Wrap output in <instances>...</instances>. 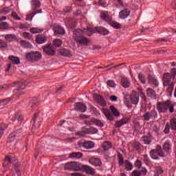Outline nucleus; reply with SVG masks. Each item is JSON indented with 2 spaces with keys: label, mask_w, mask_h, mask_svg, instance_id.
<instances>
[{
  "label": "nucleus",
  "mask_w": 176,
  "mask_h": 176,
  "mask_svg": "<svg viewBox=\"0 0 176 176\" xmlns=\"http://www.w3.org/2000/svg\"><path fill=\"white\" fill-rule=\"evenodd\" d=\"M16 86V88L14 89V93L16 95L15 96V100H19L21 97L22 94H24V92L21 91V90H24L27 85L25 83H23L21 82H14L13 85L12 84H4L3 85H0V90H6V89H9V87H14Z\"/></svg>",
  "instance_id": "1"
},
{
  "label": "nucleus",
  "mask_w": 176,
  "mask_h": 176,
  "mask_svg": "<svg viewBox=\"0 0 176 176\" xmlns=\"http://www.w3.org/2000/svg\"><path fill=\"white\" fill-rule=\"evenodd\" d=\"M168 109L170 113H174V104L170 100L165 102H158L157 104V109L159 113H166Z\"/></svg>",
  "instance_id": "2"
},
{
  "label": "nucleus",
  "mask_w": 176,
  "mask_h": 176,
  "mask_svg": "<svg viewBox=\"0 0 176 176\" xmlns=\"http://www.w3.org/2000/svg\"><path fill=\"white\" fill-rule=\"evenodd\" d=\"M172 78L171 74L168 72L164 73L162 77L163 85L166 87L168 96H173L174 91V82H171Z\"/></svg>",
  "instance_id": "3"
},
{
  "label": "nucleus",
  "mask_w": 176,
  "mask_h": 176,
  "mask_svg": "<svg viewBox=\"0 0 176 176\" xmlns=\"http://www.w3.org/2000/svg\"><path fill=\"white\" fill-rule=\"evenodd\" d=\"M149 155L153 160H160V157H166L163 148L159 144L156 146V148L150 151ZM159 156L160 157H159Z\"/></svg>",
  "instance_id": "4"
},
{
  "label": "nucleus",
  "mask_w": 176,
  "mask_h": 176,
  "mask_svg": "<svg viewBox=\"0 0 176 176\" xmlns=\"http://www.w3.org/2000/svg\"><path fill=\"white\" fill-rule=\"evenodd\" d=\"M118 160L119 166H120V167L125 166V170L126 171H131V170L134 168L133 164H131L129 160H124V157H123V155L122 153H118Z\"/></svg>",
  "instance_id": "5"
},
{
  "label": "nucleus",
  "mask_w": 176,
  "mask_h": 176,
  "mask_svg": "<svg viewBox=\"0 0 176 176\" xmlns=\"http://www.w3.org/2000/svg\"><path fill=\"white\" fill-rule=\"evenodd\" d=\"M42 58V54L38 51H32L26 54V60L29 63H36Z\"/></svg>",
  "instance_id": "6"
},
{
  "label": "nucleus",
  "mask_w": 176,
  "mask_h": 176,
  "mask_svg": "<svg viewBox=\"0 0 176 176\" xmlns=\"http://www.w3.org/2000/svg\"><path fill=\"white\" fill-rule=\"evenodd\" d=\"M74 34L76 36H74V41L76 42V43H79V45H85V46H87L89 43H90V41L89 38H86L85 36V34H80L78 32H76V30L74 32Z\"/></svg>",
  "instance_id": "7"
},
{
  "label": "nucleus",
  "mask_w": 176,
  "mask_h": 176,
  "mask_svg": "<svg viewBox=\"0 0 176 176\" xmlns=\"http://www.w3.org/2000/svg\"><path fill=\"white\" fill-rule=\"evenodd\" d=\"M65 170L68 171H80L82 166L78 162H71L65 165Z\"/></svg>",
  "instance_id": "8"
},
{
  "label": "nucleus",
  "mask_w": 176,
  "mask_h": 176,
  "mask_svg": "<svg viewBox=\"0 0 176 176\" xmlns=\"http://www.w3.org/2000/svg\"><path fill=\"white\" fill-rule=\"evenodd\" d=\"M170 129L172 131H176V118H173L170 119V122H167L164 129V134H168L170 133Z\"/></svg>",
  "instance_id": "9"
},
{
  "label": "nucleus",
  "mask_w": 176,
  "mask_h": 176,
  "mask_svg": "<svg viewBox=\"0 0 176 176\" xmlns=\"http://www.w3.org/2000/svg\"><path fill=\"white\" fill-rule=\"evenodd\" d=\"M43 51L47 56H54L56 54V47L52 44H46L43 46Z\"/></svg>",
  "instance_id": "10"
},
{
  "label": "nucleus",
  "mask_w": 176,
  "mask_h": 176,
  "mask_svg": "<svg viewBox=\"0 0 176 176\" xmlns=\"http://www.w3.org/2000/svg\"><path fill=\"white\" fill-rule=\"evenodd\" d=\"M76 32L78 34H85V35H87V36H91V35L94 34V29L90 26H88L87 29H77Z\"/></svg>",
  "instance_id": "11"
},
{
  "label": "nucleus",
  "mask_w": 176,
  "mask_h": 176,
  "mask_svg": "<svg viewBox=\"0 0 176 176\" xmlns=\"http://www.w3.org/2000/svg\"><path fill=\"white\" fill-rule=\"evenodd\" d=\"M81 170L89 175H94V174H96V170L89 165H82Z\"/></svg>",
  "instance_id": "12"
},
{
  "label": "nucleus",
  "mask_w": 176,
  "mask_h": 176,
  "mask_svg": "<svg viewBox=\"0 0 176 176\" xmlns=\"http://www.w3.org/2000/svg\"><path fill=\"white\" fill-rule=\"evenodd\" d=\"M130 10H129L127 7L124 8V9L119 12V19L124 20L130 16Z\"/></svg>",
  "instance_id": "13"
},
{
  "label": "nucleus",
  "mask_w": 176,
  "mask_h": 176,
  "mask_svg": "<svg viewBox=\"0 0 176 176\" xmlns=\"http://www.w3.org/2000/svg\"><path fill=\"white\" fill-rule=\"evenodd\" d=\"M76 111H78V112H86L87 111V106L83 102H76L74 105Z\"/></svg>",
  "instance_id": "14"
},
{
  "label": "nucleus",
  "mask_w": 176,
  "mask_h": 176,
  "mask_svg": "<svg viewBox=\"0 0 176 176\" xmlns=\"http://www.w3.org/2000/svg\"><path fill=\"white\" fill-rule=\"evenodd\" d=\"M100 19L103 21H105L108 24H109L112 21V16L108 14V11H104L101 13Z\"/></svg>",
  "instance_id": "15"
},
{
  "label": "nucleus",
  "mask_w": 176,
  "mask_h": 176,
  "mask_svg": "<svg viewBox=\"0 0 176 176\" xmlns=\"http://www.w3.org/2000/svg\"><path fill=\"white\" fill-rule=\"evenodd\" d=\"M148 83L152 86V87H157L159 86V81L155 76H148Z\"/></svg>",
  "instance_id": "16"
},
{
  "label": "nucleus",
  "mask_w": 176,
  "mask_h": 176,
  "mask_svg": "<svg viewBox=\"0 0 176 176\" xmlns=\"http://www.w3.org/2000/svg\"><path fill=\"white\" fill-rule=\"evenodd\" d=\"M129 121H130V118H124L122 120H118L116 122L115 127L116 129H119V128L122 127V126H124V124H127V123H129Z\"/></svg>",
  "instance_id": "17"
},
{
  "label": "nucleus",
  "mask_w": 176,
  "mask_h": 176,
  "mask_svg": "<svg viewBox=\"0 0 176 176\" xmlns=\"http://www.w3.org/2000/svg\"><path fill=\"white\" fill-rule=\"evenodd\" d=\"M173 147V144H171V141L166 140L163 144V149L164 152L166 153H170L171 152V148Z\"/></svg>",
  "instance_id": "18"
},
{
  "label": "nucleus",
  "mask_w": 176,
  "mask_h": 176,
  "mask_svg": "<svg viewBox=\"0 0 176 176\" xmlns=\"http://www.w3.org/2000/svg\"><path fill=\"white\" fill-rule=\"evenodd\" d=\"M30 3L32 5V10L34 12H35V10H38V9H39V8H41L42 6V3L39 0H32Z\"/></svg>",
  "instance_id": "19"
},
{
  "label": "nucleus",
  "mask_w": 176,
  "mask_h": 176,
  "mask_svg": "<svg viewBox=\"0 0 176 176\" xmlns=\"http://www.w3.org/2000/svg\"><path fill=\"white\" fill-rule=\"evenodd\" d=\"M8 60L14 65H19L21 64L20 58L14 55L8 56Z\"/></svg>",
  "instance_id": "20"
},
{
  "label": "nucleus",
  "mask_w": 176,
  "mask_h": 176,
  "mask_svg": "<svg viewBox=\"0 0 176 176\" xmlns=\"http://www.w3.org/2000/svg\"><path fill=\"white\" fill-rule=\"evenodd\" d=\"M152 140H153V136H152L151 133H148V135H144L142 137V141H143L145 145H151Z\"/></svg>",
  "instance_id": "21"
},
{
  "label": "nucleus",
  "mask_w": 176,
  "mask_h": 176,
  "mask_svg": "<svg viewBox=\"0 0 176 176\" xmlns=\"http://www.w3.org/2000/svg\"><path fill=\"white\" fill-rule=\"evenodd\" d=\"M11 120L12 122H16V120H17L18 123H21V122L24 120V116L20 113H16L12 116Z\"/></svg>",
  "instance_id": "22"
},
{
  "label": "nucleus",
  "mask_w": 176,
  "mask_h": 176,
  "mask_svg": "<svg viewBox=\"0 0 176 176\" xmlns=\"http://www.w3.org/2000/svg\"><path fill=\"white\" fill-rule=\"evenodd\" d=\"M95 30L96 32H98V34H101L102 35H108V34H109L108 29L102 26L96 27Z\"/></svg>",
  "instance_id": "23"
},
{
  "label": "nucleus",
  "mask_w": 176,
  "mask_h": 176,
  "mask_svg": "<svg viewBox=\"0 0 176 176\" xmlns=\"http://www.w3.org/2000/svg\"><path fill=\"white\" fill-rule=\"evenodd\" d=\"M54 32L55 35H65V30L61 26L57 25L54 28Z\"/></svg>",
  "instance_id": "24"
},
{
  "label": "nucleus",
  "mask_w": 176,
  "mask_h": 176,
  "mask_svg": "<svg viewBox=\"0 0 176 176\" xmlns=\"http://www.w3.org/2000/svg\"><path fill=\"white\" fill-rule=\"evenodd\" d=\"M89 163L95 167H100V166L102 164V162H101V160H100L99 158H91L89 160Z\"/></svg>",
  "instance_id": "25"
},
{
  "label": "nucleus",
  "mask_w": 176,
  "mask_h": 176,
  "mask_svg": "<svg viewBox=\"0 0 176 176\" xmlns=\"http://www.w3.org/2000/svg\"><path fill=\"white\" fill-rule=\"evenodd\" d=\"M21 133H23V128H19L16 131L12 133L10 137V138H13V140H16V138L21 136Z\"/></svg>",
  "instance_id": "26"
},
{
  "label": "nucleus",
  "mask_w": 176,
  "mask_h": 176,
  "mask_svg": "<svg viewBox=\"0 0 176 176\" xmlns=\"http://www.w3.org/2000/svg\"><path fill=\"white\" fill-rule=\"evenodd\" d=\"M103 113L104 116L107 118V120H110L111 122H112V120L115 119V117H113V116L111 114V111L107 109H103Z\"/></svg>",
  "instance_id": "27"
},
{
  "label": "nucleus",
  "mask_w": 176,
  "mask_h": 176,
  "mask_svg": "<svg viewBox=\"0 0 176 176\" xmlns=\"http://www.w3.org/2000/svg\"><path fill=\"white\" fill-rule=\"evenodd\" d=\"M36 107H38V99H34L33 102H30L28 109H30V111H35L36 109Z\"/></svg>",
  "instance_id": "28"
},
{
  "label": "nucleus",
  "mask_w": 176,
  "mask_h": 176,
  "mask_svg": "<svg viewBox=\"0 0 176 176\" xmlns=\"http://www.w3.org/2000/svg\"><path fill=\"white\" fill-rule=\"evenodd\" d=\"M95 100L100 107H106L107 102H105V99H104L102 96H98Z\"/></svg>",
  "instance_id": "29"
},
{
  "label": "nucleus",
  "mask_w": 176,
  "mask_h": 176,
  "mask_svg": "<svg viewBox=\"0 0 176 176\" xmlns=\"http://www.w3.org/2000/svg\"><path fill=\"white\" fill-rule=\"evenodd\" d=\"M130 100L131 101V104H133L134 105H138L140 96L137 94H132L130 96Z\"/></svg>",
  "instance_id": "30"
},
{
  "label": "nucleus",
  "mask_w": 176,
  "mask_h": 176,
  "mask_svg": "<svg viewBox=\"0 0 176 176\" xmlns=\"http://www.w3.org/2000/svg\"><path fill=\"white\" fill-rule=\"evenodd\" d=\"M5 39L6 41V42H8L9 43H10V42L16 41L17 39V37L16 36V35H14V34H6L5 36Z\"/></svg>",
  "instance_id": "31"
},
{
  "label": "nucleus",
  "mask_w": 176,
  "mask_h": 176,
  "mask_svg": "<svg viewBox=\"0 0 176 176\" xmlns=\"http://www.w3.org/2000/svg\"><path fill=\"white\" fill-rule=\"evenodd\" d=\"M82 148H85V149H93L94 148V142L91 141L83 142Z\"/></svg>",
  "instance_id": "32"
},
{
  "label": "nucleus",
  "mask_w": 176,
  "mask_h": 176,
  "mask_svg": "<svg viewBox=\"0 0 176 176\" xmlns=\"http://www.w3.org/2000/svg\"><path fill=\"white\" fill-rule=\"evenodd\" d=\"M47 41V38L46 36H43L42 35H38L36 38V42L38 43V45H42L43 43H45Z\"/></svg>",
  "instance_id": "33"
},
{
  "label": "nucleus",
  "mask_w": 176,
  "mask_h": 176,
  "mask_svg": "<svg viewBox=\"0 0 176 176\" xmlns=\"http://www.w3.org/2000/svg\"><path fill=\"white\" fill-rule=\"evenodd\" d=\"M112 148V143L109 141H105L102 144V149L103 151H109Z\"/></svg>",
  "instance_id": "34"
},
{
  "label": "nucleus",
  "mask_w": 176,
  "mask_h": 176,
  "mask_svg": "<svg viewBox=\"0 0 176 176\" xmlns=\"http://www.w3.org/2000/svg\"><path fill=\"white\" fill-rule=\"evenodd\" d=\"M39 13H42V9L38 10L37 12H34L33 14H28L25 18L26 21H32V19H34V16L38 14Z\"/></svg>",
  "instance_id": "35"
},
{
  "label": "nucleus",
  "mask_w": 176,
  "mask_h": 176,
  "mask_svg": "<svg viewBox=\"0 0 176 176\" xmlns=\"http://www.w3.org/2000/svg\"><path fill=\"white\" fill-rule=\"evenodd\" d=\"M21 45L23 49H32L34 47L32 44L30 43L28 41H25L24 40L21 41Z\"/></svg>",
  "instance_id": "36"
},
{
  "label": "nucleus",
  "mask_w": 176,
  "mask_h": 176,
  "mask_svg": "<svg viewBox=\"0 0 176 176\" xmlns=\"http://www.w3.org/2000/svg\"><path fill=\"white\" fill-rule=\"evenodd\" d=\"M85 131L87 134L93 135L97 134L98 133V129H97V128L90 127L88 129H85Z\"/></svg>",
  "instance_id": "37"
},
{
  "label": "nucleus",
  "mask_w": 176,
  "mask_h": 176,
  "mask_svg": "<svg viewBox=\"0 0 176 176\" xmlns=\"http://www.w3.org/2000/svg\"><path fill=\"white\" fill-rule=\"evenodd\" d=\"M121 85L122 87H124V89H127V87H130V81H129V79L122 78H121Z\"/></svg>",
  "instance_id": "38"
},
{
  "label": "nucleus",
  "mask_w": 176,
  "mask_h": 176,
  "mask_svg": "<svg viewBox=\"0 0 176 176\" xmlns=\"http://www.w3.org/2000/svg\"><path fill=\"white\" fill-rule=\"evenodd\" d=\"M83 156V154L80 152H74L69 154V157L72 159H80Z\"/></svg>",
  "instance_id": "39"
},
{
  "label": "nucleus",
  "mask_w": 176,
  "mask_h": 176,
  "mask_svg": "<svg viewBox=\"0 0 176 176\" xmlns=\"http://www.w3.org/2000/svg\"><path fill=\"white\" fill-rule=\"evenodd\" d=\"M59 54L60 56H63L64 57H70L71 52L68 50L63 49L59 51Z\"/></svg>",
  "instance_id": "40"
},
{
  "label": "nucleus",
  "mask_w": 176,
  "mask_h": 176,
  "mask_svg": "<svg viewBox=\"0 0 176 176\" xmlns=\"http://www.w3.org/2000/svg\"><path fill=\"white\" fill-rule=\"evenodd\" d=\"M109 25L111 27H113V28H115V30H120L122 25L118 22L113 21L111 20L110 23H109Z\"/></svg>",
  "instance_id": "41"
},
{
  "label": "nucleus",
  "mask_w": 176,
  "mask_h": 176,
  "mask_svg": "<svg viewBox=\"0 0 176 176\" xmlns=\"http://www.w3.org/2000/svg\"><path fill=\"white\" fill-rule=\"evenodd\" d=\"M66 25H68L69 28H75V25H76V23L75 22V21L70 19L66 21Z\"/></svg>",
  "instance_id": "42"
},
{
  "label": "nucleus",
  "mask_w": 176,
  "mask_h": 176,
  "mask_svg": "<svg viewBox=\"0 0 176 176\" xmlns=\"http://www.w3.org/2000/svg\"><path fill=\"white\" fill-rule=\"evenodd\" d=\"M141 146H142V145L141 144V143H140L138 142H134L132 144V148H133V149H134V151H140Z\"/></svg>",
  "instance_id": "43"
},
{
  "label": "nucleus",
  "mask_w": 176,
  "mask_h": 176,
  "mask_svg": "<svg viewBox=\"0 0 176 176\" xmlns=\"http://www.w3.org/2000/svg\"><path fill=\"white\" fill-rule=\"evenodd\" d=\"M148 113L151 119H157V111H156V109H152Z\"/></svg>",
  "instance_id": "44"
},
{
  "label": "nucleus",
  "mask_w": 176,
  "mask_h": 176,
  "mask_svg": "<svg viewBox=\"0 0 176 176\" xmlns=\"http://www.w3.org/2000/svg\"><path fill=\"white\" fill-rule=\"evenodd\" d=\"M52 43L55 47H60V46L63 45V41H61V39L60 38H56L53 41Z\"/></svg>",
  "instance_id": "45"
},
{
  "label": "nucleus",
  "mask_w": 176,
  "mask_h": 176,
  "mask_svg": "<svg viewBox=\"0 0 176 176\" xmlns=\"http://www.w3.org/2000/svg\"><path fill=\"white\" fill-rule=\"evenodd\" d=\"M161 174H163V170L160 166L155 168L154 172V176H160Z\"/></svg>",
  "instance_id": "46"
},
{
  "label": "nucleus",
  "mask_w": 176,
  "mask_h": 176,
  "mask_svg": "<svg viewBox=\"0 0 176 176\" xmlns=\"http://www.w3.org/2000/svg\"><path fill=\"white\" fill-rule=\"evenodd\" d=\"M146 91L148 97H155L156 94V93H155V90H153L152 88H148Z\"/></svg>",
  "instance_id": "47"
},
{
  "label": "nucleus",
  "mask_w": 176,
  "mask_h": 176,
  "mask_svg": "<svg viewBox=\"0 0 176 176\" xmlns=\"http://www.w3.org/2000/svg\"><path fill=\"white\" fill-rule=\"evenodd\" d=\"M110 109H111V111L112 112V113L114 115V116H120V113H119V111H118V109H116V108H115V107L111 106Z\"/></svg>",
  "instance_id": "48"
},
{
  "label": "nucleus",
  "mask_w": 176,
  "mask_h": 176,
  "mask_svg": "<svg viewBox=\"0 0 176 176\" xmlns=\"http://www.w3.org/2000/svg\"><path fill=\"white\" fill-rule=\"evenodd\" d=\"M139 80H140L141 83L142 85H145L146 83V78H145V76L142 74H138Z\"/></svg>",
  "instance_id": "49"
},
{
  "label": "nucleus",
  "mask_w": 176,
  "mask_h": 176,
  "mask_svg": "<svg viewBox=\"0 0 176 176\" xmlns=\"http://www.w3.org/2000/svg\"><path fill=\"white\" fill-rule=\"evenodd\" d=\"M8 47V43L2 39H0V49H6Z\"/></svg>",
  "instance_id": "50"
},
{
  "label": "nucleus",
  "mask_w": 176,
  "mask_h": 176,
  "mask_svg": "<svg viewBox=\"0 0 176 176\" xmlns=\"http://www.w3.org/2000/svg\"><path fill=\"white\" fill-rule=\"evenodd\" d=\"M12 101V98H7L5 99H3L0 101L1 105H6V104Z\"/></svg>",
  "instance_id": "51"
},
{
  "label": "nucleus",
  "mask_w": 176,
  "mask_h": 176,
  "mask_svg": "<svg viewBox=\"0 0 176 176\" xmlns=\"http://www.w3.org/2000/svg\"><path fill=\"white\" fill-rule=\"evenodd\" d=\"M143 119H144V120H145L146 122H149V120H151V119H152V118H151V116L149 115V111H146V112L143 115Z\"/></svg>",
  "instance_id": "52"
},
{
  "label": "nucleus",
  "mask_w": 176,
  "mask_h": 176,
  "mask_svg": "<svg viewBox=\"0 0 176 176\" xmlns=\"http://www.w3.org/2000/svg\"><path fill=\"white\" fill-rule=\"evenodd\" d=\"M9 28V23L6 22L0 23V29L1 30H8Z\"/></svg>",
  "instance_id": "53"
},
{
  "label": "nucleus",
  "mask_w": 176,
  "mask_h": 176,
  "mask_svg": "<svg viewBox=\"0 0 176 176\" xmlns=\"http://www.w3.org/2000/svg\"><path fill=\"white\" fill-rule=\"evenodd\" d=\"M107 86H109V87H116V84L115 83V81H113V80H107Z\"/></svg>",
  "instance_id": "54"
},
{
  "label": "nucleus",
  "mask_w": 176,
  "mask_h": 176,
  "mask_svg": "<svg viewBox=\"0 0 176 176\" xmlns=\"http://www.w3.org/2000/svg\"><path fill=\"white\" fill-rule=\"evenodd\" d=\"M135 167H137L138 170L142 167V162L140 160H137L135 162Z\"/></svg>",
  "instance_id": "55"
},
{
  "label": "nucleus",
  "mask_w": 176,
  "mask_h": 176,
  "mask_svg": "<svg viewBox=\"0 0 176 176\" xmlns=\"http://www.w3.org/2000/svg\"><path fill=\"white\" fill-rule=\"evenodd\" d=\"M118 5L121 7V8H128L129 5L127 3H123V0H116Z\"/></svg>",
  "instance_id": "56"
},
{
  "label": "nucleus",
  "mask_w": 176,
  "mask_h": 176,
  "mask_svg": "<svg viewBox=\"0 0 176 176\" xmlns=\"http://www.w3.org/2000/svg\"><path fill=\"white\" fill-rule=\"evenodd\" d=\"M86 129L84 131H77L76 133V135L77 137H83L84 135H86Z\"/></svg>",
  "instance_id": "57"
},
{
  "label": "nucleus",
  "mask_w": 176,
  "mask_h": 176,
  "mask_svg": "<svg viewBox=\"0 0 176 176\" xmlns=\"http://www.w3.org/2000/svg\"><path fill=\"white\" fill-rule=\"evenodd\" d=\"M139 174H140V175H146L147 173H148V170H146V168H142V170H138Z\"/></svg>",
  "instance_id": "58"
},
{
  "label": "nucleus",
  "mask_w": 176,
  "mask_h": 176,
  "mask_svg": "<svg viewBox=\"0 0 176 176\" xmlns=\"http://www.w3.org/2000/svg\"><path fill=\"white\" fill-rule=\"evenodd\" d=\"M95 124L99 127H104V123L99 120H95Z\"/></svg>",
  "instance_id": "59"
},
{
  "label": "nucleus",
  "mask_w": 176,
  "mask_h": 176,
  "mask_svg": "<svg viewBox=\"0 0 176 176\" xmlns=\"http://www.w3.org/2000/svg\"><path fill=\"white\" fill-rule=\"evenodd\" d=\"M12 17H13V19H14V20H21V18L19 16V15H17V12H14L11 14Z\"/></svg>",
  "instance_id": "60"
},
{
  "label": "nucleus",
  "mask_w": 176,
  "mask_h": 176,
  "mask_svg": "<svg viewBox=\"0 0 176 176\" xmlns=\"http://www.w3.org/2000/svg\"><path fill=\"white\" fill-rule=\"evenodd\" d=\"M170 76H172L173 79H175V76H176V69L175 68L170 69Z\"/></svg>",
  "instance_id": "61"
},
{
  "label": "nucleus",
  "mask_w": 176,
  "mask_h": 176,
  "mask_svg": "<svg viewBox=\"0 0 176 176\" xmlns=\"http://www.w3.org/2000/svg\"><path fill=\"white\" fill-rule=\"evenodd\" d=\"M30 32L32 34H39V32H41V31H39V29H38L36 28H32L30 29Z\"/></svg>",
  "instance_id": "62"
},
{
  "label": "nucleus",
  "mask_w": 176,
  "mask_h": 176,
  "mask_svg": "<svg viewBox=\"0 0 176 176\" xmlns=\"http://www.w3.org/2000/svg\"><path fill=\"white\" fill-rule=\"evenodd\" d=\"M14 171L17 176H21V173L20 172V168H19V166H15Z\"/></svg>",
  "instance_id": "63"
},
{
  "label": "nucleus",
  "mask_w": 176,
  "mask_h": 176,
  "mask_svg": "<svg viewBox=\"0 0 176 176\" xmlns=\"http://www.w3.org/2000/svg\"><path fill=\"white\" fill-rule=\"evenodd\" d=\"M131 176H141V175L140 174V172L138 170H135L132 172Z\"/></svg>",
  "instance_id": "64"
}]
</instances>
